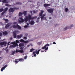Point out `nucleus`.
Returning a JSON list of instances; mask_svg holds the SVG:
<instances>
[{"label":"nucleus","mask_w":75,"mask_h":75,"mask_svg":"<svg viewBox=\"0 0 75 75\" xmlns=\"http://www.w3.org/2000/svg\"><path fill=\"white\" fill-rule=\"evenodd\" d=\"M44 11L42 10L41 11V12L39 13V16H40V17H41L40 18L42 21L43 20H47V18L46 17H44L45 15V14L42 15V14H43V13H44Z\"/></svg>","instance_id":"obj_1"},{"label":"nucleus","mask_w":75,"mask_h":75,"mask_svg":"<svg viewBox=\"0 0 75 75\" xmlns=\"http://www.w3.org/2000/svg\"><path fill=\"white\" fill-rule=\"evenodd\" d=\"M18 9H19L18 8H10L9 9L8 11L9 13H13L15 10H18Z\"/></svg>","instance_id":"obj_2"},{"label":"nucleus","mask_w":75,"mask_h":75,"mask_svg":"<svg viewBox=\"0 0 75 75\" xmlns=\"http://www.w3.org/2000/svg\"><path fill=\"white\" fill-rule=\"evenodd\" d=\"M12 27L14 28H18V29H19V30L21 29V27H20V26L18 24H17L16 25H14L12 26Z\"/></svg>","instance_id":"obj_3"},{"label":"nucleus","mask_w":75,"mask_h":75,"mask_svg":"<svg viewBox=\"0 0 75 75\" xmlns=\"http://www.w3.org/2000/svg\"><path fill=\"white\" fill-rule=\"evenodd\" d=\"M12 44H13V45L11 46L12 47H16V46H18V44L16 43L15 42H13L11 43Z\"/></svg>","instance_id":"obj_4"},{"label":"nucleus","mask_w":75,"mask_h":75,"mask_svg":"<svg viewBox=\"0 0 75 75\" xmlns=\"http://www.w3.org/2000/svg\"><path fill=\"white\" fill-rule=\"evenodd\" d=\"M0 45L1 46L4 45L5 46V47H6V45H7V42H1L0 43Z\"/></svg>","instance_id":"obj_5"},{"label":"nucleus","mask_w":75,"mask_h":75,"mask_svg":"<svg viewBox=\"0 0 75 75\" xmlns=\"http://www.w3.org/2000/svg\"><path fill=\"white\" fill-rule=\"evenodd\" d=\"M29 18L30 20H34V19H35V18H37V16H35L33 17H31V16L30 15H28Z\"/></svg>","instance_id":"obj_6"},{"label":"nucleus","mask_w":75,"mask_h":75,"mask_svg":"<svg viewBox=\"0 0 75 75\" xmlns=\"http://www.w3.org/2000/svg\"><path fill=\"white\" fill-rule=\"evenodd\" d=\"M47 10L50 13H52L54 11V9L52 8L47 9Z\"/></svg>","instance_id":"obj_7"},{"label":"nucleus","mask_w":75,"mask_h":75,"mask_svg":"<svg viewBox=\"0 0 75 75\" xmlns=\"http://www.w3.org/2000/svg\"><path fill=\"white\" fill-rule=\"evenodd\" d=\"M29 20H31V19H30V18H29V17L28 15V16H26L25 17V19H24L23 20L24 21H25V22H27V21H28Z\"/></svg>","instance_id":"obj_8"},{"label":"nucleus","mask_w":75,"mask_h":75,"mask_svg":"<svg viewBox=\"0 0 75 75\" xmlns=\"http://www.w3.org/2000/svg\"><path fill=\"white\" fill-rule=\"evenodd\" d=\"M29 24H30L31 25H34V23L35 22H34V21L32 20V21H28Z\"/></svg>","instance_id":"obj_9"},{"label":"nucleus","mask_w":75,"mask_h":75,"mask_svg":"<svg viewBox=\"0 0 75 75\" xmlns=\"http://www.w3.org/2000/svg\"><path fill=\"white\" fill-rule=\"evenodd\" d=\"M20 41L21 42H23L24 43H28V41H25L23 39H21L20 40Z\"/></svg>","instance_id":"obj_10"},{"label":"nucleus","mask_w":75,"mask_h":75,"mask_svg":"<svg viewBox=\"0 0 75 75\" xmlns=\"http://www.w3.org/2000/svg\"><path fill=\"white\" fill-rule=\"evenodd\" d=\"M19 19H20L21 20H18L19 23H23V22H24V19H23L22 17L19 18Z\"/></svg>","instance_id":"obj_11"},{"label":"nucleus","mask_w":75,"mask_h":75,"mask_svg":"<svg viewBox=\"0 0 75 75\" xmlns=\"http://www.w3.org/2000/svg\"><path fill=\"white\" fill-rule=\"evenodd\" d=\"M35 54H39V52H38V51H36V52L35 51L33 52V54H34V57H36L37 56V55Z\"/></svg>","instance_id":"obj_12"},{"label":"nucleus","mask_w":75,"mask_h":75,"mask_svg":"<svg viewBox=\"0 0 75 75\" xmlns=\"http://www.w3.org/2000/svg\"><path fill=\"white\" fill-rule=\"evenodd\" d=\"M13 36L14 37V38H15L17 37V35L16 34V31H14L13 32Z\"/></svg>","instance_id":"obj_13"},{"label":"nucleus","mask_w":75,"mask_h":75,"mask_svg":"<svg viewBox=\"0 0 75 75\" xmlns=\"http://www.w3.org/2000/svg\"><path fill=\"white\" fill-rule=\"evenodd\" d=\"M51 6V4H44V6L45 7V8H47L48 6Z\"/></svg>","instance_id":"obj_14"},{"label":"nucleus","mask_w":75,"mask_h":75,"mask_svg":"<svg viewBox=\"0 0 75 75\" xmlns=\"http://www.w3.org/2000/svg\"><path fill=\"white\" fill-rule=\"evenodd\" d=\"M10 26V24L8 23L6 25L5 27V28L6 29H7V28H8V27H9Z\"/></svg>","instance_id":"obj_15"},{"label":"nucleus","mask_w":75,"mask_h":75,"mask_svg":"<svg viewBox=\"0 0 75 75\" xmlns=\"http://www.w3.org/2000/svg\"><path fill=\"white\" fill-rule=\"evenodd\" d=\"M15 60L18 61L19 62L20 61H21V62H23V61H24V59H23V58H21L19 59H16Z\"/></svg>","instance_id":"obj_16"},{"label":"nucleus","mask_w":75,"mask_h":75,"mask_svg":"<svg viewBox=\"0 0 75 75\" xmlns=\"http://www.w3.org/2000/svg\"><path fill=\"white\" fill-rule=\"evenodd\" d=\"M19 46L20 47H24V43H21L19 44Z\"/></svg>","instance_id":"obj_17"},{"label":"nucleus","mask_w":75,"mask_h":75,"mask_svg":"<svg viewBox=\"0 0 75 75\" xmlns=\"http://www.w3.org/2000/svg\"><path fill=\"white\" fill-rule=\"evenodd\" d=\"M23 37V35L22 34L20 35H18L17 36V37L18 38H21V37Z\"/></svg>","instance_id":"obj_18"},{"label":"nucleus","mask_w":75,"mask_h":75,"mask_svg":"<svg viewBox=\"0 0 75 75\" xmlns=\"http://www.w3.org/2000/svg\"><path fill=\"white\" fill-rule=\"evenodd\" d=\"M7 34H8V33H7V31H5L3 32V34L4 35H7Z\"/></svg>","instance_id":"obj_19"},{"label":"nucleus","mask_w":75,"mask_h":75,"mask_svg":"<svg viewBox=\"0 0 75 75\" xmlns=\"http://www.w3.org/2000/svg\"><path fill=\"white\" fill-rule=\"evenodd\" d=\"M2 2L4 3H6V4H7V3H8V2L7 0L2 1Z\"/></svg>","instance_id":"obj_20"},{"label":"nucleus","mask_w":75,"mask_h":75,"mask_svg":"<svg viewBox=\"0 0 75 75\" xmlns=\"http://www.w3.org/2000/svg\"><path fill=\"white\" fill-rule=\"evenodd\" d=\"M7 10H8V8H5L4 9H3V11H4L5 13L6 12V11H7Z\"/></svg>","instance_id":"obj_21"},{"label":"nucleus","mask_w":75,"mask_h":75,"mask_svg":"<svg viewBox=\"0 0 75 75\" xmlns=\"http://www.w3.org/2000/svg\"><path fill=\"white\" fill-rule=\"evenodd\" d=\"M23 14H24V16H26L27 15V11H24L23 13Z\"/></svg>","instance_id":"obj_22"},{"label":"nucleus","mask_w":75,"mask_h":75,"mask_svg":"<svg viewBox=\"0 0 75 75\" xmlns=\"http://www.w3.org/2000/svg\"><path fill=\"white\" fill-rule=\"evenodd\" d=\"M4 20L5 21V23H8V19H6L4 18Z\"/></svg>","instance_id":"obj_23"},{"label":"nucleus","mask_w":75,"mask_h":75,"mask_svg":"<svg viewBox=\"0 0 75 75\" xmlns=\"http://www.w3.org/2000/svg\"><path fill=\"white\" fill-rule=\"evenodd\" d=\"M23 13L20 12L19 14V16H23Z\"/></svg>","instance_id":"obj_24"},{"label":"nucleus","mask_w":75,"mask_h":75,"mask_svg":"<svg viewBox=\"0 0 75 75\" xmlns=\"http://www.w3.org/2000/svg\"><path fill=\"white\" fill-rule=\"evenodd\" d=\"M19 51L20 53H23V52H24L23 50H19Z\"/></svg>","instance_id":"obj_25"},{"label":"nucleus","mask_w":75,"mask_h":75,"mask_svg":"<svg viewBox=\"0 0 75 75\" xmlns=\"http://www.w3.org/2000/svg\"><path fill=\"white\" fill-rule=\"evenodd\" d=\"M14 62L16 64H17L18 62H19V61H17V60H15L14 61Z\"/></svg>","instance_id":"obj_26"},{"label":"nucleus","mask_w":75,"mask_h":75,"mask_svg":"<svg viewBox=\"0 0 75 75\" xmlns=\"http://www.w3.org/2000/svg\"><path fill=\"white\" fill-rule=\"evenodd\" d=\"M5 69L4 68V67H3L1 69V71L2 72H3V70L4 69Z\"/></svg>","instance_id":"obj_27"},{"label":"nucleus","mask_w":75,"mask_h":75,"mask_svg":"<svg viewBox=\"0 0 75 75\" xmlns=\"http://www.w3.org/2000/svg\"><path fill=\"white\" fill-rule=\"evenodd\" d=\"M40 20V17H38V18H37L36 22L38 23V21H39V20Z\"/></svg>","instance_id":"obj_28"},{"label":"nucleus","mask_w":75,"mask_h":75,"mask_svg":"<svg viewBox=\"0 0 75 75\" xmlns=\"http://www.w3.org/2000/svg\"><path fill=\"white\" fill-rule=\"evenodd\" d=\"M34 49L33 48H32V49L30 50V52H32L33 51H34Z\"/></svg>","instance_id":"obj_29"},{"label":"nucleus","mask_w":75,"mask_h":75,"mask_svg":"<svg viewBox=\"0 0 75 75\" xmlns=\"http://www.w3.org/2000/svg\"><path fill=\"white\" fill-rule=\"evenodd\" d=\"M5 6H8V7H10L11 6V5L8 4H6Z\"/></svg>","instance_id":"obj_30"},{"label":"nucleus","mask_w":75,"mask_h":75,"mask_svg":"<svg viewBox=\"0 0 75 75\" xmlns=\"http://www.w3.org/2000/svg\"><path fill=\"white\" fill-rule=\"evenodd\" d=\"M16 4H20V5H21V4H21V3L20 2H17L16 3Z\"/></svg>","instance_id":"obj_31"},{"label":"nucleus","mask_w":75,"mask_h":75,"mask_svg":"<svg viewBox=\"0 0 75 75\" xmlns=\"http://www.w3.org/2000/svg\"><path fill=\"white\" fill-rule=\"evenodd\" d=\"M68 10V8H65V11L66 12H67Z\"/></svg>","instance_id":"obj_32"},{"label":"nucleus","mask_w":75,"mask_h":75,"mask_svg":"<svg viewBox=\"0 0 75 75\" xmlns=\"http://www.w3.org/2000/svg\"><path fill=\"white\" fill-rule=\"evenodd\" d=\"M3 8H1V9H0V12H2V11H3Z\"/></svg>","instance_id":"obj_33"},{"label":"nucleus","mask_w":75,"mask_h":75,"mask_svg":"<svg viewBox=\"0 0 75 75\" xmlns=\"http://www.w3.org/2000/svg\"><path fill=\"white\" fill-rule=\"evenodd\" d=\"M46 47H46V46H45V45L42 48V49H45V48H46Z\"/></svg>","instance_id":"obj_34"},{"label":"nucleus","mask_w":75,"mask_h":75,"mask_svg":"<svg viewBox=\"0 0 75 75\" xmlns=\"http://www.w3.org/2000/svg\"><path fill=\"white\" fill-rule=\"evenodd\" d=\"M68 28H68V27H66L64 29V30H67V29H68Z\"/></svg>","instance_id":"obj_35"},{"label":"nucleus","mask_w":75,"mask_h":75,"mask_svg":"<svg viewBox=\"0 0 75 75\" xmlns=\"http://www.w3.org/2000/svg\"><path fill=\"white\" fill-rule=\"evenodd\" d=\"M47 50H48V47H47L46 48H45V51H47Z\"/></svg>","instance_id":"obj_36"},{"label":"nucleus","mask_w":75,"mask_h":75,"mask_svg":"<svg viewBox=\"0 0 75 75\" xmlns=\"http://www.w3.org/2000/svg\"><path fill=\"white\" fill-rule=\"evenodd\" d=\"M14 53H15V52L13 51L12 53L11 54V55H14Z\"/></svg>","instance_id":"obj_37"},{"label":"nucleus","mask_w":75,"mask_h":75,"mask_svg":"<svg viewBox=\"0 0 75 75\" xmlns=\"http://www.w3.org/2000/svg\"><path fill=\"white\" fill-rule=\"evenodd\" d=\"M19 52V51L18 50H16V52Z\"/></svg>","instance_id":"obj_38"},{"label":"nucleus","mask_w":75,"mask_h":75,"mask_svg":"<svg viewBox=\"0 0 75 75\" xmlns=\"http://www.w3.org/2000/svg\"><path fill=\"white\" fill-rule=\"evenodd\" d=\"M16 43H19V41L18 40H16Z\"/></svg>","instance_id":"obj_39"},{"label":"nucleus","mask_w":75,"mask_h":75,"mask_svg":"<svg viewBox=\"0 0 75 75\" xmlns=\"http://www.w3.org/2000/svg\"><path fill=\"white\" fill-rule=\"evenodd\" d=\"M7 67V65L6 64V65H5L4 67V68L5 69V68H6V67Z\"/></svg>","instance_id":"obj_40"},{"label":"nucleus","mask_w":75,"mask_h":75,"mask_svg":"<svg viewBox=\"0 0 75 75\" xmlns=\"http://www.w3.org/2000/svg\"><path fill=\"white\" fill-rule=\"evenodd\" d=\"M13 24H17V23L16 22H14L13 23Z\"/></svg>","instance_id":"obj_41"},{"label":"nucleus","mask_w":75,"mask_h":75,"mask_svg":"<svg viewBox=\"0 0 75 75\" xmlns=\"http://www.w3.org/2000/svg\"><path fill=\"white\" fill-rule=\"evenodd\" d=\"M20 50H23V47H21Z\"/></svg>","instance_id":"obj_42"},{"label":"nucleus","mask_w":75,"mask_h":75,"mask_svg":"<svg viewBox=\"0 0 75 75\" xmlns=\"http://www.w3.org/2000/svg\"><path fill=\"white\" fill-rule=\"evenodd\" d=\"M4 13H5V12H4V11L1 14V15H3L4 14Z\"/></svg>","instance_id":"obj_43"},{"label":"nucleus","mask_w":75,"mask_h":75,"mask_svg":"<svg viewBox=\"0 0 75 75\" xmlns=\"http://www.w3.org/2000/svg\"><path fill=\"white\" fill-rule=\"evenodd\" d=\"M6 53H8V49L6 50Z\"/></svg>","instance_id":"obj_44"},{"label":"nucleus","mask_w":75,"mask_h":75,"mask_svg":"<svg viewBox=\"0 0 75 75\" xmlns=\"http://www.w3.org/2000/svg\"><path fill=\"white\" fill-rule=\"evenodd\" d=\"M27 56H25L24 57V59H27Z\"/></svg>","instance_id":"obj_45"},{"label":"nucleus","mask_w":75,"mask_h":75,"mask_svg":"<svg viewBox=\"0 0 75 75\" xmlns=\"http://www.w3.org/2000/svg\"><path fill=\"white\" fill-rule=\"evenodd\" d=\"M45 46H46V47H47V46H50V45H49V44H47L46 45H45Z\"/></svg>","instance_id":"obj_46"},{"label":"nucleus","mask_w":75,"mask_h":75,"mask_svg":"<svg viewBox=\"0 0 75 75\" xmlns=\"http://www.w3.org/2000/svg\"><path fill=\"white\" fill-rule=\"evenodd\" d=\"M38 45H41V43L40 42H38Z\"/></svg>","instance_id":"obj_47"},{"label":"nucleus","mask_w":75,"mask_h":75,"mask_svg":"<svg viewBox=\"0 0 75 75\" xmlns=\"http://www.w3.org/2000/svg\"><path fill=\"white\" fill-rule=\"evenodd\" d=\"M3 35V34L0 32V36H2Z\"/></svg>","instance_id":"obj_48"},{"label":"nucleus","mask_w":75,"mask_h":75,"mask_svg":"<svg viewBox=\"0 0 75 75\" xmlns=\"http://www.w3.org/2000/svg\"><path fill=\"white\" fill-rule=\"evenodd\" d=\"M10 42H9L8 43V45H10Z\"/></svg>","instance_id":"obj_49"},{"label":"nucleus","mask_w":75,"mask_h":75,"mask_svg":"<svg viewBox=\"0 0 75 75\" xmlns=\"http://www.w3.org/2000/svg\"><path fill=\"white\" fill-rule=\"evenodd\" d=\"M25 28H27L28 27V26H27V25L24 26Z\"/></svg>","instance_id":"obj_50"},{"label":"nucleus","mask_w":75,"mask_h":75,"mask_svg":"<svg viewBox=\"0 0 75 75\" xmlns=\"http://www.w3.org/2000/svg\"><path fill=\"white\" fill-rule=\"evenodd\" d=\"M24 39L25 40H26L27 39V37H24Z\"/></svg>","instance_id":"obj_51"},{"label":"nucleus","mask_w":75,"mask_h":75,"mask_svg":"<svg viewBox=\"0 0 75 75\" xmlns=\"http://www.w3.org/2000/svg\"><path fill=\"white\" fill-rule=\"evenodd\" d=\"M10 40H13V38H12V37H11Z\"/></svg>","instance_id":"obj_52"},{"label":"nucleus","mask_w":75,"mask_h":75,"mask_svg":"<svg viewBox=\"0 0 75 75\" xmlns=\"http://www.w3.org/2000/svg\"><path fill=\"white\" fill-rule=\"evenodd\" d=\"M53 44H56V43L55 42H53Z\"/></svg>","instance_id":"obj_53"},{"label":"nucleus","mask_w":75,"mask_h":75,"mask_svg":"<svg viewBox=\"0 0 75 75\" xmlns=\"http://www.w3.org/2000/svg\"><path fill=\"white\" fill-rule=\"evenodd\" d=\"M33 13H36V12L35 11H33Z\"/></svg>","instance_id":"obj_54"},{"label":"nucleus","mask_w":75,"mask_h":75,"mask_svg":"<svg viewBox=\"0 0 75 75\" xmlns=\"http://www.w3.org/2000/svg\"><path fill=\"white\" fill-rule=\"evenodd\" d=\"M71 27H73V25H71V26H70Z\"/></svg>","instance_id":"obj_55"},{"label":"nucleus","mask_w":75,"mask_h":75,"mask_svg":"<svg viewBox=\"0 0 75 75\" xmlns=\"http://www.w3.org/2000/svg\"><path fill=\"white\" fill-rule=\"evenodd\" d=\"M40 51H41V49H40L39 50H38V52H40Z\"/></svg>","instance_id":"obj_56"},{"label":"nucleus","mask_w":75,"mask_h":75,"mask_svg":"<svg viewBox=\"0 0 75 75\" xmlns=\"http://www.w3.org/2000/svg\"><path fill=\"white\" fill-rule=\"evenodd\" d=\"M27 25H29V24H28V23H27Z\"/></svg>","instance_id":"obj_57"},{"label":"nucleus","mask_w":75,"mask_h":75,"mask_svg":"<svg viewBox=\"0 0 75 75\" xmlns=\"http://www.w3.org/2000/svg\"><path fill=\"white\" fill-rule=\"evenodd\" d=\"M44 52L42 50L41 51V52Z\"/></svg>","instance_id":"obj_58"},{"label":"nucleus","mask_w":75,"mask_h":75,"mask_svg":"<svg viewBox=\"0 0 75 75\" xmlns=\"http://www.w3.org/2000/svg\"><path fill=\"white\" fill-rule=\"evenodd\" d=\"M49 19H51V17H50L49 18Z\"/></svg>","instance_id":"obj_59"},{"label":"nucleus","mask_w":75,"mask_h":75,"mask_svg":"<svg viewBox=\"0 0 75 75\" xmlns=\"http://www.w3.org/2000/svg\"><path fill=\"white\" fill-rule=\"evenodd\" d=\"M30 13H32V11H30Z\"/></svg>","instance_id":"obj_60"},{"label":"nucleus","mask_w":75,"mask_h":75,"mask_svg":"<svg viewBox=\"0 0 75 75\" xmlns=\"http://www.w3.org/2000/svg\"><path fill=\"white\" fill-rule=\"evenodd\" d=\"M32 57H34V56H32Z\"/></svg>","instance_id":"obj_61"},{"label":"nucleus","mask_w":75,"mask_h":75,"mask_svg":"<svg viewBox=\"0 0 75 75\" xmlns=\"http://www.w3.org/2000/svg\"><path fill=\"white\" fill-rule=\"evenodd\" d=\"M0 58H1V57H0Z\"/></svg>","instance_id":"obj_62"},{"label":"nucleus","mask_w":75,"mask_h":75,"mask_svg":"<svg viewBox=\"0 0 75 75\" xmlns=\"http://www.w3.org/2000/svg\"><path fill=\"white\" fill-rule=\"evenodd\" d=\"M0 1H1V0H0Z\"/></svg>","instance_id":"obj_63"},{"label":"nucleus","mask_w":75,"mask_h":75,"mask_svg":"<svg viewBox=\"0 0 75 75\" xmlns=\"http://www.w3.org/2000/svg\"><path fill=\"white\" fill-rule=\"evenodd\" d=\"M45 52H46V51H45Z\"/></svg>","instance_id":"obj_64"}]
</instances>
